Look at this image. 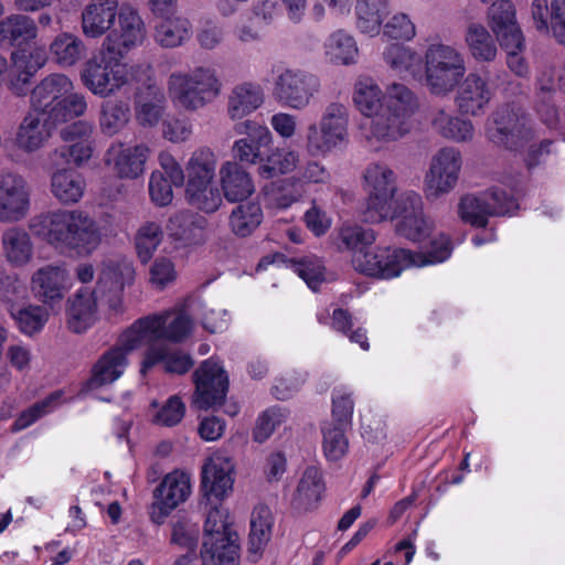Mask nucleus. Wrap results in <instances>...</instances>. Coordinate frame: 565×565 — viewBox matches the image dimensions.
Segmentation results:
<instances>
[{"mask_svg": "<svg viewBox=\"0 0 565 565\" xmlns=\"http://www.w3.org/2000/svg\"><path fill=\"white\" fill-rule=\"evenodd\" d=\"M430 125L437 135L454 142H469L475 136V127L469 119L457 116L446 108H438L431 113Z\"/></svg>", "mask_w": 565, "mask_h": 565, "instance_id": "obj_43", "label": "nucleus"}, {"mask_svg": "<svg viewBox=\"0 0 565 565\" xmlns=\"http://www.w3.org/2000/svg\"><path fill=\"white\" fill-rule=\"evenodd\" d=\"M350 114L341 103L329 104L318 122L307 128L305 148L311 157L326 158L349 141Z\"/></svg>", "mask_w": 565, "mask_h": 565, "instance_id": "obj_11", "label": "nucleus"}, {"mask_svg": "<svg viewBox=\"0 0 565 565\" xmlns=\"http://www.w3.org/2000/svg\"><path fill=\"white\" fill-rule=\"evenodd\" d=\"M19 330L25 335L40 332L49 321L50 313L44 305H30L12 313Z\"/></svg>", "mask_w": 565, "mask_h": 565, "instance_id": "obj_64", "label": "nucleus"}, {"mask_svg": "<svg viewBox=\"0 0 565 565\" xmlns=\"http://www.w3.org/2000/svg\"><path fill=\"white\" fill-rule=\"evenodd\" d=\"M86 51L84 41L70 31L56 34L49 46L52 61L62 68L75 66L85 57Z\"/></svg>", "mask_w": 565, "mask_h": 565, "instance_id": "obj_46", "label": "nucleus"}, {"mask_svg": "<svg viewBox=\"0 0 565 565\" xmlns=\"http://www.w3.org/2000/svg\"><path fill=\"white\" fill-rule=\"evenodd\" d=\"M32 233L62 254L84 258L102 245L104 234L97 220L79 209H54L31 218Z\"/></svg>", "mask_w": 565, "mask_h": 565, "instance_id": "obj_2", "label": "nucleus"}, {"mask_svg": "<svg viewBox=\"0 0 565 565\" xmlns=\"http://www.w3.org/2000/svg\"><path fill=\"white\" fill-rule=\"evenodd\" d=\"M235 466L230 456L217 451L204 463L202 470V487L205 491V499L214 497L222 500L227 497L234 484Z\"/></svg>", "mask_w": 565, "mask_h": 565, "instance_id": "obj_27", "label": "nucleus"}, {"mask_svg": "<svg viewBox=\"0 0 565 565\" xmlns=\"http://www.w3.org/2000/svg\"><path fill=\"white\" fill-rule=\"evenodd\" d=\"M50 191L53 198L63 205L78 203L85 195L86 181L83 174L62 166L49 164Z\"/></svg>", "mask_w": 565, "mask_h": 565, "instance_id": "obj_33", "label": "nucleus"}, {"mask_svg": "<svg viewBox=\"0 0 565 565\" xmlns=\"http://www.w3.org/2000/svg\"><path fill=\"white\" fill-rule=\"evenodd\" d=\"M376 241V234L355 223H343L337 230L335 244L341 252H350L351 257L364 252Z\"/></svg>", "mask_w": 565, "mask_h": 565, "instance_id": "obj_55", "label": "nucleus"}, {"mask_svg": "<svg viewBox=\"0 0 565 565\" xmlns=\"http://www.w3.org/2000/svg\"><path fill=\"white\" fill-rule=\"evenodd\" d=\"M206 520L204 523V540H217L218 536L237 534L228 521V512L218 503H213L210 498L204 502Z\"/></svg>", "mask_w": 565, "mask_h": 565, "instance_id": "obj_59", "label": "nucleus"}, {"mask_svg": "<svg viewBox=\"0 0 565 565\" xmlns=\"http://www.w3.org/2000/svg\"><path fill=\"white\" fill-rule=\"evenodd\" d=\"M191 477L184 470L175 469L167 473L153 491L150 505V520L161 525L166 519L191 494Z\"/></svg>", "mask_w": 565, "mask_h": 565, "instance_id": "obj_18", "label": "nucleus"}, {"mask_svg": "<svg viewBox=\"0 0 565 565\" xmlns=\"http://www.w3.org/2000/svg\"><path fill=\"white\" fill-rule=\"evenodd\" d=\"M345 428L347 426L335 425L334 422H326L322 425V451L328 461L337 462L349 452L350 444Z\"/></svg>", "mask_w": 565, "mask_h": 565, "instance_id": "obj_56", "label": "nucleus"}, {"mask_svg": "<svg viewBox=\"0 0 565 565\" xmlns=\"http://www.w3.org/2000/svg\"><path fill=\"white\" fill-rule=\"evenodd\" d=\"M151 317L159 321L158 341L180 343L192 333L193 321L182 307H174Z\"/></svg>", "mask_w": 565, "mask_h": 565, "instance_id": "obj_44", "label": "nucleus"}, {"mask_svg": "<svg viewBox=\"0 0 565 565\" xmlns=\"http://www.w3.org/2000/svg\"><path fill=\"white\" fill-rule=\"evenodd\" d=\"M329 180L330 173L323 164L317 161H308L300 172L297 184L296 181H284L281 191L274 186L267 189L266 199L273 207L287 209L303 196L302 183H327Z\"/></svg>", "mask_w": 565, "mask_h": 565, "instance_id": "obj_25", "label": "nucleus"}, {"mask_svg": "<svg viewBox=\"0 0 565 565\" xmlns=\"http://www.w3.org/2000/svg\"><path fill=\"white\" fill-rule=\"evenodd\" d=\"M153 408L151 420L161 427H173L181 423L185 415V404L178 395L170 396L164 403H151Z\"/></svg>", "mask_w": 565, "mask_h": 565, "instance_id": "obj_61", "label": "nucleus"}, {"mask_svg": "<svg viewBox=\"0 0 565 565\" xmlns=\"http://www.w3.org/2000/svg\"><path fill=\"white\" fill-rule=\"evenodd\" d=\"M117 14L115 24L102 46L104 52L125 56L146 42L148 28L139 8L129 1L118 4Z\"/></svg>", "mask_w": 565, "mask_h": 565, "instance_id": "obj_13", "label": "nucleus"}, {"mask_svg": "<svg viewBox=\"0 0 565 565\" xmlns=\"http://www.w3.org/2000/svg\"><path fill=\"white\" fill-rule=\"evenodd\" d=\"M381 34L390 40L411 42L416 38L417 29L409 14L397 11L385 19Z\"/></svg>", "mask_w": 565, "mask_h": 565, "instance_id": "obj_63", "label": "nucleus"}, {"mask_svg": "<svg viewBox=\"0 0 565 565\" xmlns=\"http://www.w3.org/2000/svg\"><path fill=\"white\" fill-rule=\"evenodd\" d=\"M265 100V90L258 83L242 82L231 89L226 111L232 120H239L262 108Z\"/></svg>", "mask_w": 565, "mask_h": 565, "instance_id": "obj_36", "label": "nucleus"}, {"mask_svg": "<svg viewBox=\"0 0 565 565\" xmlns=\"http://www.w3.org/2000/svg\"><path fill=\"white\" fill-rule=\"evenodd\" d=\"M47 60V52L41 45L13 51L11 64H8L6 73L10 90L18 96L25 95L31 78L46 64Z\"/></svg>", "mask_w": 565, "mask_h": 565, "instance_id": "obj_24", "label": "nucleus"}, {"mask_svg": "<svg viewBox=\"0 0 565 565\" xmlns=\"http://www.w3.org/2000/svg\"><path fill=\"white\" fill-rule=\"evenodd\" d=\"M273 75L271 94L281 106L303 110L310 106L321 88L317 75L286 64L276 62L270 66Z\"/></svg>", "mask_w": 565, "mask_h": 565, "instance_id": "obj_10", "label": "nucleus"}, {"mask_svg": "<svg viewBox=\"0 0 565 565\" xmlns=\"http://www.w3.org/2000/svg\"><path fill=\"white\" fill-rule=\"evenodd\" d=\"M119 2L93 1L81 12V30L86 39L99 40L111 31Z\"/></svg>", "mask_w": 565, "mask_h": 565, "instance_id": "obj_32", "label": "nucleus"}, {"mask_svg": "<svg viewBox=\"0 0 565 565\" xmlns=\"http://www.w3.org/2000/svg\"><path fill=\"white\" fill-rule=\"evenodd\" d=\"M57 124L46 113H40L31 107L18 127L15 146L26 153L40 150L49 141Z\"/></svg>", "mask_w": 565, "mask_h": 565, "instance_id": "obj_28", "label": "nucleus"}, {"mask_svg": "<svg viewBox=\"0 0 565 565\" xmlns=\"http://www.w3.org/2000/svg\"><path fill=\"white\" fill-rule=\"evenodd\" d=\"M532 136L529 120L510 107L499 108L488 121V139L508 149H518Z\"/></svg>", "mask_w": 565, "mask_h": 565, "instance_id": "obj_21", "label": "nucleus"}, {"mask_svg": "<svg viewBox=\"0 0 565 565\" xmlns=\"http://www.w3.org/2000/svg\"><path fill=\"white\" fill-rule=\"evenodd\" d=\"M158 327L159 321L152 319L151 315L136 320L127 330H125L120 338L117 348L122 349L126 355L143 345L148 349L152 345H159L158 342Z\"/></svg>", "mask_w": 565, "mask_h": 565, "instance_id": "obj_50", "label": "nucleus"}, {"mask_svg": "<svg viewBox=\"0 0 565 565\" xmlns=\"http://www.w3.org/2000/svg\"><path fill=\"white\" fill-rule=\"evenodd\" d=\"M104 295L95 287H81L65 301V323L68 331L82 334L99 320V301Z\"/></svg>", "mask_w": 565, "mask_h": 565, "instance_id": "obj_23", "label": "nucleus"}, {"mask_svg": "<svg viewBox=\"0 0 565 565\" xmlns=\"http://www.w3.org/2000/svg\"><path fill=\"white\" fill-rule=\"evenodd\" d=\"M531 18L536 31L548 34L551 31L555 39L565 44V0H532L530 6Z\"/></svg>", "mask_w": 565, "mask_h": 565, "instance_id": "obj_34", "label": "nucleus"}, {"mask_svg": "<svg viewBox=\"0 0 565 565\" xmlns=\"http://www.w3.org/2000/svg\"><path fill=\"white\" fill-rule=\"evenodd\" d=\"M64 403L63 393L56 391L42 401L33 404L31 407L22 412L19 417L14 420L13 428L15 430H22L31 426L39 418L44 415L52 413Z\"/></svg>", "mask_w": 565, "mask_h": 565, "instance_id": "obj_62", "label": "nucleus"}, {"mask_svg": "<svg viewBox=\"0 0 565 565\" xmlns=\"http://www.w3.org/2000/svg\"><path fill=\"white\" fill-rule=\"evenodd\" d=\"M1 250L6 262L14 267L28 266L34 257V243L26 230L20 226L6 228L1 234Z\"/></svg>", "mask_w": 565, "mask_h": 565, "instance_id": "obj_38", "label": "nucleus"}, {"mask_svg": "<svg viewBox=\"0 0 565 565\" xmlns=\"http://www.w3.org/2000/svg\"><path fill=\"white\" fill-rule=\"evenodd\" d=\"M163 239V231L157 222L148 221L139 226L135 235L137 257L142 264H148Z\"/></svg>", "mask_w": 565, "mask_h": 565, "instance_id": "obj_57", "label": "nucleus"}, {"mask_svg": "<svg viewBox=\"0 0 565 565\" xmlns=\"http://www.w3.org/2000/svg\"><path fill=\"white\" fill-rule=\"evenodd\" d=\"M23 13H12L0 21V44L14 45L38 38L39 29L35 21Z\"/></svg>", "mask_w": 565, "mask_h": 565, "instance_id": "obj_52", "label": "nucleus"}, {"mask_svg": "<svg viewBox=\"0 0 565 565\" xmlns=\"http://www.w3.org/2000/svg\"><path fill=\"white\" fill-rule=\"evenodd\" d=\"M170 100L185 111H196L214 102L222 92V82L215 68L196 66L172 72L167 81Z\"/></svg>", "mask_w": 565, "mask_h": 565, "instance_id": "obj_5", "label": "nucleus"}, {"mask_svg": "<svg viewBox=\"0 0 565 565\" xmlns=\"http://www.w3.org/2000/svg\"><path fill=\"white\" fill-rule=\"evenodd\" d=\"M425 86L435 96H447L459 85L466 72V60L455 45L440 41L429 43L423 56Z\"/></svg>", "mask_w": 565, "mask_h": 565, "instance_id": "obj_8", "label": "nucleus"}, {"mask_svg": "<svg viewBox=\"0 0 565 565\" xmlns=\"http://www.w3.org/2000/svg\"><path fill=\"white\" fill-rule=\"evenodd\" d=\"M134 279L135 268L130 260L126 258L109 260L104 265L95 288L105 296L107 290L124 291Z\"/></svg>", "mask_w": 565, "mask_h": 565, "instance_id": "obj_54", "label": "nucleus"}, {"mask_svg": "<svg viewBox=\"0 0 565 565\" xmlns=\"http://www.w3.org/2000/svg\"><path fill=\"white\" fill-rule=\"evenodd\" d=\"M326 482L323 472L316 466L307 467L300 475L290 497V507L298 512L316 510L323 499Z\"/></svg>", "mask_w": 565, "mask_h": 565, "instance_id": "obj_31", "label": "nucleus"}, {"mask_svg": "<svg viewBox=\"0 0 565 565\" xmlns=\"http://www.w3.org/2000/svg\"><path fill=\"white\" fill-rule=\"evenodd\" d=\"M243 126L249 130L250 137L235 140L231 149L232 156L242 163L260 164V148L273 142L271 131L267 126L252 120L244 121Z\"/></svg>", "mask_w": 565, "mask_h": 565, "instance_id": "obj_37", "label": "nucleus"}, {"mask_svg": "<svg viewBox=\"0 0 565 565\" xmlns=\"http://www.w3.org/2000/svg\"><path fill=\"white\" fill-rule=\"evenodd\" d=\"M122 57L104 52L102 47L99 54L89 58L81 72L84 86L92 94L105 98L150 78L151 67L148 64H129Z\"/></svg>", "mask_w": 565, "mask_h": 565, "instance_id": "obj_4", "label": "nucleus"}, {"mask_svg": "<svg viewBox=\"0 0 565 565\" xmlns=\"http://www.w3.org/2000/svg\"><path fill=\"white\" fill-rule=\"evenodd\" d=\"M202 565H239L238 535L204 540L201 550Z\"/></svg>", "mask_w": 565, "mask_h": 565, "instance_id": "obj_47", "label": "nucleus"}, {"mask_svg": "<svg viewBox=\"0 0 565 565\" xmlns=\"http://www.w3.org/2000/svg\"><path fill=\"white\" fill-rule=\"evenodd\" d=\"M388 15L387 0H356L355 25L359 32L366 36H379Z\"/></svg>", "mask_w": 565, "mask_h": 565, "instance_id": "obj_45", "label": "nucleus"}, {"mask_svg": "<svg viewBox=\"0 0 565 565\" xmlns=\"http://www.w3.org/2000/svg\"><path fill=\"white\" fill-rule=\"evenodd\" d=\"M153 28V41L163 49H177L190 41L193 34L191 21L182 14L159 17Z\"/></svg>", "mask_w": 565, "mask_h": 565, "instance_id": "obj_41", "label": "nucleus"}, {"mask_svg": "<svg viewBox=\"0 0 565 565\" xmlns=\"http://www.w3.org/2000/svg\"><path fill=\"white\" fill-rule=\"evenodd\" d=\"M386 67L402 79H420L423 75V57L412 46L391 43L382 53Z\"/></svg>", "mask_w": 565, "mask_h": 565, "instance_id": "obj_35", "label": "nucleus"}, {"mask_svg": "<svg viewBox=\"0 0 565 565\" xmlns=\"http://www.w3.org/2000/svg\"><path fill=\"white\" fill-rule=\"evenodd\" d=\"M263 220V212L259 204L248 202L235 207L230 216L232 231L242 237L248 236L256 230Z\"/></svg>", "mask_w": 565, "mask_h": 565, "instance_id": "obj_58", "label": "nucleus"}, {"mask_svg": "<svg viewBox=\"0 0 565 565\" xmlns=\"http://www.w3.org/2000/svg\"><path fill=\"white\" fill-rule=\"evenodd\" d=\"M215 153L206 147L192 152L185 164V199L194 207L213 213L222 205V195L214 184Z\"/></svg>", "mask_w": 565, "mask_h": 565, "instance_id": "obj_9", "label": "nucleus"}, {"mask_svg": "<svg viewBox=\"0 0 565 565\" xmlns=\"http://www.w3.org/2000/svg\"><path fill=\"white\" fill-rule=\"evenodd\" d=\"M73 286V276L64 263L40 266L31 274L29 281L34 299L51 308L62 303Z\"/></svg>", "mask_w": 565, "mask_h": 565, "instance_id": "obj_16", "label": "nucleus"}, {"mask_svg": "<svg viewBox=\"0 0 565 565\" xmlns=\"http://www.w3.org/2000/svg\"><path fill=\"white\" fill-rule=\"evenodd\" d=\"M459 84L455 98L458 110L473 117L483 115L492 98L487 79L477 73H470Z\"/></svg>", "mask_w": 565, "mask_h": 565, "instance_id": "obj_30", "label": "nucleus"}, {"mask_svg": "<svg viewBox=\"0 0 565 565\" xmlns=\"http://www.w3.org/2000/svg\"><path fill=\"white\" fill-rule=\"evenodd\" d=\"M273 514L265 505L256 507L250 515L248 536V557L256 562L263 555L271 536Z\"/></svg>", "mask_w": 565, "mask_h": 565, "instance_id": "obj_49", "label": "nucleus"}, {"mask_svg": "<svg viewBox=\"0 0 565 565\" xmlns=\"http://www.w3.org/2000/svg\"><path fill=\"white\" fill-rule=\"evenodd\" d=\"M394 215L387 221H396L395 231L398 235L413 241L423 242L430 236L434 223L424 213V202L419 193L408 190L401 192Z\"/></svg>", "mask_w": 565, "mask_h": 565, "instance_id": "obj_17", "label": "nucleus"}, {"mask_svg": "<svg viewBox=\"0 0 565 565\" xmlns=\"http://www.w3.org/2000/svg\"><path fill=\"white\" fill-rule=\"evenodd\" d=\"M92 132L93 126L82 120L65 127L61 136L68 145L55 148L49 154V164L63 166L73 162L79 167L87 162L93 154Z\"/></svg>", "mask_w": 565, "mask_h": 565, "instance_id": "obj_22", "label": "nucleus"}, {"mask_svg": "<svg viewBox=\"0 0 565 565\" xmlns=\"http://www.w3.org/2000/svg\"><path fill=\"white\" fill-rule=\"evenodd\" d=\"M463 40L470 56L475 61L491 63L497 58V44L489 30L482 23H469L466 28Z\"/></svg>", "mask_w": 565, "mask_h": 565, "instance_id": "obj_51", "label": "nucleus"}, {"mask_svg": "<svg viewBox=\"0 0 565 565\" xmlns=\"http://www.w3.org/2000/svg\"><path fill=\"white\" fill-rule=\"evenodd\" d=\"M462 169V154L455 147H444L431 158L424 177V193L437 200L455 190Z\"/></svg>", "mask_w": 565, "mask_h": 565, "instance_id": "obj_15", "label": "nucleus"}, {"mask_svg": "<svg viewBox=\"0 0 565 565\" xmlns=\"http://www.w3.org/2000/svg\"><path fill=\"white\" fill-rule=\"evenodd\" d=\"M30 102L33 109L46 113L57 122L82 116L87 109L85 96L74 92L73 82L60 73L43 78L33 88Z\"/></svg>", "mask_w": 565, "mask_h": 565, "instance_id": "obj_7", "label": "nucleus"}, {"mask_svg": "<svg viewBox=\"0 0 565 565\" xmlns=\"http://www.w3.org/2000/svg\"><path fill=\"white\" fill-rule=\"evenodd\" d=\"M30 209L31 190L26 179L14 172L0 173V222H21Z\"/></svg>", "mask_w": 565, "mask_h": 565, "instance_id": "obj_19", "label": "nucleus"}, {"mask_svg": "<svg viewBox=\"0 0 565 565\" xmlns=\"http://www.w3.org/2000/svg\"><path fill=\"white\" fill-rule=\"evenodd\" d=\"M157 364H162L167 373L182 375L192 369L194 362L189 353L160 343L150 347L145 352L141 373L146 374L149 369Z\"/></svg>", "mask_w": 565, "mask_h": 565, "instance_id": "obj_39", "label": "nucleus"}, {"mask_svg": "<svg viewBox=\"0 0 565 565\" xmlns=\"http://www.w3.org/2000/svg\"><path fill=\"white\" fill-rule=\"evenodd\" d=\"M487 23L500 46L520 45L524 34L516 19L515 6L511 0L493 1L487 11Z\"/></svg>", "mask_w": 565, "mask_h": 565, "instance_id": "obj_26", "label": "nucleus"}, {"mask_svg": "<svg viewBox=\"0 0 565 565\" xmlns=\"http://www.w3.org/2000/svg\"><path fill=\"white\" fill-rule=\"evenodd\" d=\"M450 238L440 233L433 237L427 253L405 248L375 247L358 252L351 257L353 268L365 276L388 280L398 277L412 267H424L443 263L451 255Z\"/></svg>", "mask_w": 565, "mask_h": 565, "instance_id": "obj_3", "label": "nucleus"}, {"mask_svg": "<svg viewBox=\"0 0 565 565\" xmlns=\"http://www.w3.org/2000/svg\"><path fill=\"white\" fill-rule=\"evenodd\" d=\"M285 7L287 17L294 23L302 21L308 0H280ZM280 12L277 0H256L249 7L248 14L234 28L233 34L241 43H254L262 41L265 29L274 23Z\"/></svg>", "mask_w": 565, "mask_h": 565, "instance_id": "obj_12", "label": "nucleus"}, {"mask_svg": "<svg viewBox=\"0 0 565 565\" xmlns=\"http://www.w3.org/2000/svg\"><path fill=\"white\" fill-rule=\"evenodd\" d=\"M220 184L228 202L243 201L255 192L253 178L236 161H225L218 170Z\"/></svg>", "mask_w": 565, "mask_h": 565, "instance_id": "obj_40", "label": "nucleus"}, {"mask_svg": "<svg viewBox=\"0 0 565 565\" xmlns=\"http://www.w3.org/2000/svg\"><path fill=\"white\" fill-rule=\"evenodd\" d=\"M365 199L360 207L362 220L370 224L386 222L398 205L397 175L384 162H371L363 172Z\"/></svg>", "mask_w": 565, "mask_h": 565, "instance_id": "obj_6", "label": "nucleus"}, {"mask_svg": "<svg viewBox=\"0 0 565 565\" xmlns=\"http://www.w3.org/2000/svg\"><path fill=\"white\" fill-rule=\"evenodd\" d=\"M149 154L146 145L114 143L105 154V163L121 179H137L143 174Z\"/></svg>", "mask_w": 565, "mask_h": 565, "instance_id": "obj_29", "label": "nucleus"}, {"mask_svg": "<svg viewBox=\"0 0 565 565\" xmlns=\"http://www.w3.org/2000/svg\"><path fill=\"white\" fill-rule=\"evenodd\" d=\"M300 162V154L289 147H275L260 160L257 173L263 179H273L294 172Z\"/></svg>", "mask_w": 565, "mask_h": 565, "instance_id": "obj_53", "label": "nucleus"}, {"mask_svg": "<svg viewBox=\"0 0 565 565\" xmlns=\"http://www.w3.org/2000/svg\"><path fill=\"white\" fill-rule=\"evenodd\" d=\"M353 103L365 117L360 125L361 136L373 151L386 149L407 135L418 109L417 97L406 85L393 83L383 93L372 78L355 83Z\"/></svg>", "mask_w": 565, "mask_h": 565, "instance_id": "obj_1", "label": "nucleus"}, {"mask_svg": "<svg viewBox=\"0 0 565 565\" xmlns=\"http://www.w3.org/2000/svg\"><path fill=\"white\" fill-rule=\"evenodd\" d=\"M128 365L126 352L120 348H113L105 352L93 367L89 386L97 388L117 381Z\"/></svg>", "mask_w": 565, "mask_h": 565, "instance_id": "obj_48", "label": "nucleus"}, {"mask_svg": "<svg viewBox=\"0 0 565 565\" xmlns=\"http://www.w3.org/2000/svg\"><path fill=\"white\" fill-rule=\"evenodd\" d=\"M130 110L127 104L118 100H107L102 105L99 119L100 129L105 135L114 136L129 120Z\"/></svg>", "mask_w": 565, "mask_h": 565, "instance_id": "obj_60", "label": "nucleus"}, {"mask_svg": "<svg viewBox=\"0 0 565 565\" xmlns=\"http://www.w3.org/2000/svg\"><path fill=\"white\" fill-rule=\"evenodd\" d=\"M324 60L335 66H351L358 63L359 46L354 36L343 30L332 31L322 43Z\"/></svg>", "mask_w": 565, "mask_h": 565, "instance_id": "obj_42", "label": "nucleus"}, {"mask_svg": "<svg viewBox=\"0 0 565 565\" xmlns=\"http://www.w3.org/2000/svg\"><path fill=\"white\" fill-rule=\"evenodd\" d=\"M195 393L193 404L201 409L220 405L227 393L228 377L223 366L214 359L204 361L193 374Z\"/></svg>", "mask_w": 565, "mask_h": 565, "instance_id": "obj_20", "label": "nucleus"}, {"mask_svg": "<svg viewBox=\"0 0 565 565\" xmlns=\"http://www.w3.org/2000/svg\"><path fill=\"white\" fill-rule=\"evenodd\" d=\"M518 209L515 199L499 188L467 194L460 199L458 215L467 224L484 227L491 216L510 214Z\"/></svg>", "mask_w": 565, "mask_h": 565, "instance_id": "obj_14", "label": "nucleus"}]
</instances>
